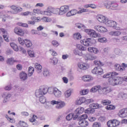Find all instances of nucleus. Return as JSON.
<instances>
[{
    "mask_svg": "<svg viewBox=\"0 0 127 127\" xmlns=\"http://www.w3.org/2000/svg\"><path fill=\"white\" fill-rule=\"evenodd\" d=\"M118 75V73L116 72H109L103 75V78H109L108 82L110 85L112 86H116V85H119L121 80L118 77H115V76Z\"/></svg>",
    "mask_w": 127,
    "mask_h": 127,
    "instance_id": "f257e3e1",
    "label": "nucleus"
},
{
    "mask_svg": "<svg viewBox=\"0 0 127 127\" xmlns=\"http://www.w3.org/2000/svg\"><path fill=\"white\" fill-rule=\"evenodd\" d=\"M112 91V89H111V87H102L98 90V93L100 95H103L105 96V95H107L108 93Z\"/></svg>",
    "mask_w": 127,
    "mask_h": 127,
    "instance_id": "f03ea898",
    "label": "nucleus"
},
{
    "mask_svg": "<svg viewBox=\"0 0 127 127\" xmlns=\"http://www.w3.org/2000/svg\"><path fill=\"white\" fill-rule=\"evenodd\" d=\"M45 94H46V93H45L44 86L41 87L39 90H37L35 93L36 96L39 98H40L41 97H43L44 95Z\"/></svg>",
    "mask_w": 127,
    "mask_h": 127,
    "instance_id": "7ed1b4c3",
    "label": "nucleus"
},
{
    "mask_svg": "<svg viewBox=\"0 0 127 127\" xmlns=\"http://www.w3.org/2000/svg\"><path fill=\"white\" fill-rule=\"evenodd\" d=\"M84 113V108L83 107H78L77 108L74 112V117H73V120H77L78 117L80 115Z\"/></svg>",
    "mask_w": 127,
    "mask_h": 127,
    "instance_id": "20e7f679",
    "label": "nucleus"
},
{
    "mask_svg": "<svg viewBox=\"0 0 127 127\" xmlns=\"http://www.w3.org/2000/svg\"><path fill=\"white\" fill-rule=\"evenodd\" d=\"M67 11H69V6L68 5H64L60 7L59 14L62 15L66 13Z\"/></svg>",
    "mask_w": 127,
    "mask_h": 127,
    "instance_id": "39448f33",
    "label": "nucleus"
},
{
    "mask_svg": "<svg viewBox=\"0 0 127 127\" xmlns=\"http://www.w3.org/2000/svg\"><path fill=\"white\" fill-rule=\"evenodd\" d=\"M85 32H86L90 37H98V34H97V32L94 30L91 29H86L85 30Z\"/></svg>",
    "mask_w": 127,
    "mask_h": 127,
    "instance_id": "423d86ee",
    "label": "nucleus"
},
{
    "mask_svg": "<svg viewBox=\"0 0 127 127\" xmlns=\"http://www.w3.org/2000/svg\"><path fill=\"white\" fill-rule=\"evenodd\" d=\"M118 116L122 118H127V108L120 110Z\"/></svg>",
    "mask_w": 127,
    "mask_h": 127,
    "instance_id": "0eeeda50",
    "label": "nucleus"
},
{
    "mask_svg": "<svg viewBox=\"0 0 127 127\" xmlns=\"http://www.w3.org/2000/svg\"><path fill=\"white\" fill-rule=\"evenodd\" d=\"M96 19L101 23H106L108 18L103 15H99L96 16Z\"/></svg>",
    "mask_w": 127,
    "mask_h": 127,
    "instance_id": "6e6552de",
    "label": "nucleus"
},
{
    "mask_svg": "<svg viewBox=\"0 0 127 127\" xmlns=\"http://www.w3.org/2000/svg\"><path fill=\"white\" fill-rule=\"evenodd\" d=\"M106 25L108 26L109 27H115V25H117V23L115 21L111 20H107L105 22Z\"/></svg>",
    "mask_w": 127,
    "mask_h": 127,
    "instance_id": "1a4fd4ad",
    "label": "nucleus"
},
{
    "mask_svg": "<svg viewBox=\"0 0 127 127\" xmlns=\"http://www.w3.org/2000/svg\"><path fill=\"white\" fill-rule=\"evenodd\" d=\"M109 35L111 36H114L115 37H119L122 35V32L120 31H112L109 32Z\"/></svg>",
    "mask_w": 127,
    "mask_h": 127,
    "instance_id": "9d476101",
    "label": "nucleus"
},
{
    "mask_svg": "<svg viewBox=\"0 0 127 127\" xmlns=\"http://www.w3.org/2000/svg\"><path fill=\"white\" fill-rule=\"evenodd\" d=\"M2 97L4 98L3 103H6L9 99V98L11 97V94L4 92L3 93Z\"/></svg>",
    "mask_w": 127,
    "mask_h": 127,
    "instance_id": "9b49d317",
    "label": "nucleus"
},
{
    "mask_svg": "<svg viewBox=\"0 0 127 127\" xmlns=\"http://www.w3.org/2000/svg\"><path fill=\"white\" fill-rule=\"evenodd\" d=\"M65 106H66V104L64 102L61 100H58V104L56 106V108L57 109H63Z\"/></svg>",
    "mask_w": 127,
    "mask_h": 127,
    "instance_id": "f8f14e48",
    "label": "nucleus"
},
{
    "mask_svg": "<svg viewBox=\"0 0 127 127\" xmlns=\"http://www.w3.org/2000/svg\"><path fill=\"white\" fill-rule=\"evenodd\" d=\"M91 40L90 38L81 40L80 42L84 45V46H90L91 45Z\"/></svg>",
    "mask_w": 127,
    "mask_h": 127,
    "instance_id": "ddd939ff",
    "label": "nucleus"
},
{
    "mask_svg": "<svg viewBox=\"0 0 127 127\" xmlns=\"http://www.w3.org/2000/svg\"><path fill=\"white\" fill-rule=\"evenodd\" d=\"M54 95L56 98H60L62 95V92L58 88L55 87Z\"/></svg>",
    "mask_w": 127,
    "mask_h": 127,
    "instance_id": "4468645a",
    "label": "nucleus"
},
{
    "mask_svg": "<svg viewBox=\"0 0 127 127\" xmlns=\"http://www.w3.org/2000/svg\"><path fill=\"white\" fill-rule=\"evenodd\" d=\"M98 57L95 56H93V55L88 54L86 55L85 61H88V60L90 61H92L93 60H96L97 59Z\"/></svg>",
    "mask_w": 127,
    "mask_h": 127,
    "instance_id": "2eb2a0df",
    "label": "nucleus"
},
{
    "mask_svg": "<svg viewBox=\"0 0 127 127\" xmlns=\"http://www.w3.org/2000/svg\"><path fill=\"white\" fill-rule=\"evenodd\" d=\"M14 31L15 33L18 35H20V36H23L24 35V31L20 29H18L17 27L15 28Z\"/></svg>",
    "mask_w": 127,
    "mask_h": 127,
    "instance_id": "dca6fc26",
    "label": "nucleus"
},
{
    "mask_svg": "<svg viewBox=\"0 0 127 127\" xmlns=\"http://www.w3.org/2000/svg\"><path fill=\"white\" fill-rule=\"evenodd\" d=\"M93 79L92 76L89 75H84L82 77V80L84 82H91V81H93Z\"/></svg>",
    "mask_w": 127,
    "mask_h": 127,
    "instance_id": "f3484780",
    "label": "nucleus"
},
{
    "mask_svg": "<svg viewBox=\"0 0 127 127\" xmlns=\"http://www.w3.org/2000/svg\"><path fill=\"white\" fill-rule=\"evenodd\" d=\"M78 67L81 70H86V69L89 68V65L86 63L79 64H78Z\"/></svg>",
    "mask_w": 127,
    "mask_h": 127,
    "instance_id": "a211bd4d",
    "label": "nucleus"
},
{
    "mask_svg": "<svg viewBox=\"0 0 127 127\" xmlns=\"http://www.w3.org/2000/svg\"><path fill=\"white\" fill-rule=\"evenodd\" d=\"M19 77L21 81H25L27 79V74L22 71L19 73Z\"/></svg>",
    "mask_w": 127,
    "mask_h": 127,
    "instance_id": "6ab92c4d",
    "label": "nucleus"
},
{
    "mask_svg": "<svg viewBox=\"0 0 127 127\" xmlns=\"http://www.w3.org/2000/svg\"><path fill=\"white\" fill-rule=\"evenodd\" d=\"M34 66L37 73H41L42 72V65L38 63H36Z\"/></svg>",
    "mask_w": 127,
    "mask_h": 127,
    "instance_id": "aec40b11",
    "label": "nucleus"
},
{
    "mask_svg": "<svg viewBox=\"0 0 127 127\" xmlns=\"http://www.w3.org/2000/svg\"><path fill=\"white\" fill-rule=\"evenodd\" d=\"M45 89V93L46 94H47V92L49 94H54V90H55V88H53V87H49L47 88V87H44Z\"/></svg>",
    "mask_w": 127,
    "mask_h": 127,
    "instance_id": "412c9836",
    "label": "nucleus"
},
{
    "mask_svg": "<svg viewBox=\"0 0 127 127\" xmlns=\"http://www.w3.org/2000/svg\"><path fill=\"white\" fill-rule=\"evenodd\" d=\"M88 50L89 52L94 53L95 54H98V53L99 52V50H98L97 48L95 47H89L88 48Z\"/></svg>",
    "mask_w": 127,
    "mask_h": 127,
    "instance_id": "4be33fe9",
    "label": "nucleus"
},
{
    "mask_svg": "<svg viewBox=\"0 0 127 127\" xmlns=\"http://www.w3.org/2000/svg\"><path fill=\"white\" fill-rule=\"evenodd\" d=\"M78 124L81 127H88L89 123L86 120H79Z\"/></svg>",
    "mask_w": 127,
    "mask_h": 127,
    "instance_id": "5701e85b",
    "label": "nucleus"
},
{
    "mask_svg": "<svg viewBox=\"0 0 127 127\" xmlns=\"http://www.w3.org/2000/svg\"><path fill=\"white\" fill-rule=\"evenodd\" d=\"M89 108H93L94 110L96 109H101L102 105L98 103H93L89 105Z\"/></svg>",
    "mask_w": 127,
    "mask_h": 127,
    "instance_id": "b1692460",
    "label": "nucleus"
},
{
    "mask_svg": "<svg viewBox=\"0 0 127 127\" xmlns=\"http://www.w3.org/2000/svg\"><path fill=\"white\" fill-rule=\"evenodd\" d=\"M86 101V98L85 97H80L79 99H77L76 101V104L78 106H80V105H82L83 103H85V101Z\"/></svg>",
    "mask_w": 127,
    "mask_h": 127,
    "instance_id": "393cba45",
    "label": "nucleus"
},
{
    "mask_svg": "<svg viewBox=\"0 0 127 127\" xmlns=\"http://www.w3.org/2000/svg\"><path fill=\"white\" fill-rule=\"evenodd\" d=\"M119 99H122V100H126L127 99V94L124 92L120 93L118 95Z\"/></svg>",
    "mask_w": 127,
    "mask_h": 127,
    "instance_id": "a878e982",
    "label": "nucleus"
},
{
    "mask_svg": "<svg viewBox=\"0 0 127 127\" xmlns=\"http://www.w3.org/2000/svg\"><path fill=\"white\" fill-rule=\"evenodd\" d=\"M49 62L51 64H53V65H56V64L58 63V59L56 58H53L49 60Z\"/></svg>",
    "mask_w": 127,
    "mask_h": 127,
    "instance_id": "bb28decb",
    "label": "nucleus"
},
{
    "mask_svg": "<svg viewBox=\"0 0 127 127\" xmlns=\"http://www.w3.org/2000/svg\"><path fill=\"white\" fill-rule=\"evenodd\" d=\"M95 112V109L91 107H89L85 110V113L86 114H88V115H90V114H94Z\"/></svg>",
    "mask_w": 127,
    "mask_h": 127,
    "instance_id": "cd10ccee",
    "label": "nucleus"
},
{
    "mask_svg": "<svg viewBox=\"0 0 127 127\" xmlns=\"http://www.w3.org/2000/svg\"><path fill=\"white\" fill-rule=\"evenodd\" d=\"M100 88H101V86H100V85L95 86L92 87L90 89V92H91V93H95V92H97V91H99V90Z\"/></svg>",
    "mask_w": 127,
    "mask_h": 127,
    "instance_id": "c85d7f7f",
    "label": "nucleus"
},
{
    "mask_svg": "<svg viewBox=\"0 0 127 127\" xmlns=\"http://www.w3.org/2000/svg\"><path fill=\"white\" fill-rule=\"evenodd\" d=\"M24 44L26 46V47L27 48H30L32 46V43H31V41L29 40L25 39Z\"/></svg>",
    "mask_w": 127,
    "mask_h": 127,
    "instance_id": "c756f323",
    "label": "nucleus"
},
{
    "mask_svg": "<svg viewBox=\"0 0 127 127\" xmlns=\"http://www.w3.org/2000/svg\"><path fill=\"white\" fill-rule=\"evenodd\" d=\"M73 38L75 40H80L81 38H82V36L80 33H75L73 34Z\"/></svg>",
    "mask_w": 127,
    "mask_h": 127,
    "instance_id": "7c9ffc66",
    "label": "nucleus"
},
{
    "mask_svg": "<svg viewBox=\"0 0 127 127\" xmlns=\"http://www.w3.org/2000/svg\"><path fill=\"white\" fill-rule=\"evenodd\" d=\"M115 68L117 71H120L121 72H122V71H124V70H125V68L122 67V66L119 64H118L115 65Z\"/></svg>",
    "mask_w": 127,
    "mask_h": 127,
    "instance_id": "2f4dec72",
    "label": "nucleus"
},
{
    "mask_svg": "<svg viewBox=\"0 0 127 127\" xmlns=\"http://www.w3.org/2000/svg\"><path fill=\"white\" fill-rule=\"evenodd\" d=\"M34 71V68L33 67L30 66L29 67L28 71V75L29 76V77H31V76H32Z\"/></svg>",
    "mask_w": 127,
    "mask_h": 127,
    "instance_id": "473e14b6",
    "label": "nucleus"
},
{
    "mask_svg": "<svg viewBox=\"0 0 127 127\" xmlns=\"http://www.w3.org/2000/svg\"><path fill=\"white\" fill-rule=\"evenodd\" d=\"M6 62L7 64H8V65H13L14 62H16V61L14 60L13 58H11L8 59Z\"/></svg>",
    "mask_w": 127,
    "mask_h": 127,
    "instance_id": "72a5a7b5",
    "label": "nucleus"
},
{
    "mask_svg": "<svg viewBox=\"0 0 127 127\" xmlns=\"http://www.w3.org/2000/svg\"><path fill=\"white\" fill-rule=\"evenodd\" d=\"M10 45L11 47L15 51H18V47L15 43L12 42L10 43Z\"/></svg>",
    "mask_w": 127,
    "mask_h": 127,
    "instance_id": "f704fd0d",
    "label": "nucleus"
},
{
    "mask_svg": "<svg viewBox=\"0 0 127 127\" xmlns=\"http://www.w3.org/2000/svg\"><path fill=\"white\" fill-rule=\"evenodd\" d=\"M104 5L106 6V7L109 9H111V3H112V2L110 1H106L104 0Z\"/></svg>",
    "mask_w": 127,
    "mask_h": 127,
    "instance_id": "c9c22d12",
    "label": "nucleus"
},
{
    "mask_svg": "<svg viewBox=\"0 0 127 127\" xmlns=\"http://www.w3.org/2000/svg\"><path fill=\"white\" fill-rule=\"evenodd\" d=\"M76 47L79 50H81V51H86L87 50V48L79 44L77 45Z\"/></svg>",
    "mask_w": 127,
    "mask_h": 127,
    "instance_id": "e433bc0d",
    "label": "nucleus"
},
{
    "mask_svg": "<svg viewBox=\"0 0 127 127\" xmlns=\"http://www.w3.org/2000/svg\"><path fill=\"white\" fill-rule=\"evenodd\" d=\"M74 117H75V114H74V113H71L68 114L66 117V119L67 120V121H70L71 120H72V119H73V120H74Z\"/></svg>",
    "mask_w": 127,
    "mask_h": 127,
    "instance_id": "4c0bfd02",
    "label": "nucleus"
},
{
    "mask_svg": "<svg viewBox=\"0 0 127 127\" xmlns=\"http://www.w3.org/2000/svg\"><path fill=\"white\" fill-rule=\"evenodd\" d=\"M94 63L96 66H104V63L100 61V60H96L94 61Z\"/></svg>",
    "mask_w": 127,
    "mask_h": 127,
    "instance_id": "58836bf2",
    "label": "nucleus"
},
{
    "mask_svg": "<svg viewBox=\"0 0 127 127\" xmlns=\"http://www.w3.org/2000/svg\"><path fill=\"white\" fill-rule=\"evenodd\" d=\"M14 88L15 91H17V90H18V92H20V93H22V92H23L24 89L23 88L20 87L17 85H15L14 86Z\"/></svg>",
    "mask_w": 127,
    "mask_h": 127,
    "instance_id": "ea45409f",
    "label": "nucleus"
},
{
    "mask_svg": "<svg viewBox=\"0 0 127 127\" xmlns=\"http://www.w3.org/2000/svg\"><path fill=\"white\" fill-rule=\"evenodd\" d=\"M43 74L44 77H48L49 76H50V72L47 69H44Z\"/></svg>",
    "mask_w": 127,
    "mask_h": 127,
    "instance_id": "a19ab883",
    "label": "nucleus"
},
{
    "mask_svg": "<svg viewBox=\"0 0 127 127\" xmlns=\"http://www.w3.org/2000/svg\"><path fill=\"white\" fill-rule=\"evenodd\" d=\"M71 93H72L71 90H66L64 93V97L65 98H69L71 96Z\"/></svg>",
    "mask_w": 127,
    "mask_h": 127,
    "instance_id": "79ce46f5",
    "label": "nucleus"
},
{
    "mask_svg": "<svg viewBox=\"0 0 127 127\" xmlns=\"http://www.w3.org/2000/svg\"><path fill=\"white\" fill-rule=\"evenodd\" d=\"M101 104H102V105H104V106H107L111 104V101L109 100H103L101 101Z\"/></svg>",
    "mask_w": 127,
    "mask_h": 127,
    "instance_id": "37998d69",
    "label": "nucleus"
},
{
    "mask_svg": "<svg viewBox=\"0 0 127 127\" xmlns=\"http://www.w3.org/2000/svg\"><path fill=\"white\" fill-rule=\"evenodd\" d=\"M86 119H88V115L87 114H83L79 117V121H85Z\"/></svg>",
    "mask_w": 127,
    "mask_h": 127,
    "instance_id": "c03bdc74",
    "label": "nucleus"
},
{
    "mask_svg": "<svg viewBox=\"0 0 127 127\" xmlns=\"http://www.w3.org/2000/svg\"><path fill=\"white\" fill-rule=\"evenodd\" d=\"M47 10H48L50 13H55V11H56V9L52 7H48Z\"/></svg>",
    "mask_w": 127,
    "mask_h": 127,
    "instance_id": "a18cd8bd",
    "label": "nucleus"
},
{
    "mask_svg": "<svg viewBox=\"0 0 127 127\" xmlns=\"http://www.w3.org/2000/svg\"><path fill=\"white\" fill-rule=\"evenodd\" d=\"M39 101L41 104H45L46 103V97L42 96L39 98Z\"/></svg>",
    "mask_w": 127,
    "mask_h": 127,
    "instance_id": "49530a36",
    "label": "nucleus"
},
{
    "mask_svg": "<svg viewBox=\"0 0 127 127\" xmlns=\"http://www.w3.org/2000/svg\"><path fill=\"white\" fill-rule=\"evenodd\" d=\"M19 125L21 127H28V125L23 121H19Z\"/></svg>",
    "mask_w": 127,
    "mask_h": 127,
    "instance_id": "de8ad7c7",
    "label": "nucleus"
},
{
    "mask_svg": "<svg viewBox=\"0 0 127 127\" xmlns=\"http://www.w3.org/2000/svg\"><path fill=\"white\" fill-rule=\"evenodd\" d=\"M106 110L111 111V110H115L116 109V107L114 106L113 105H108L106 107Z\"/></svg>",
    "mask_w": 127,
    "mask_h": 127,
    "instance_id": "09e8293b",
    "label": "nucleus"
},
{
    "mask_svg": "<svg viewBox=\"0 0 127 127\" xmlns=\"http://www.w3.org/2000/svg\"><path fill=\"white\" fill-rule=\"evenodd\" d=\"M18 41L19 44H20L21 45H24L25 40H23L21 38L19 37L18 38Z\"/></svg>",
    "mask_w": 127,
    "mask_h": 127,
    "instance_id": "8fccbe9b",
    "label": "nucleus"
},
{
    "mask_svg": "<svg viewBox=\"0 0 127 127\" xmlns=\"http://www.w3.org/2000/svg\"><path fill=\"white\" fill-rule=\"evenodd\" d=\"M100 27L99 32H107L108 30L107 28H106V27L103 26H100Z\"/></svg>",
    "mask_w": 127,
    "mask_h": 127,
    "instance_id": "3c124183",
    "label": "nucleus"
},
{
    "mask_svg": "<svg viewBox=\"0 0 127 127\" xmlns=\"http://www.w3.org/2000/svg\"><path fill=\"white\" fill-rule=\"evenodd\" d=\"M99 42H101V43H104L105 42H107V38L105 37H101L98 39Z\"/></svg>",
    "mask_w": 127,
    "mask_h": 127,
    "instance_id": "603ef678",
    "label": "nucleus"
},
{
    "mask_svg": "<svg viewBox=\"0 0 127 127\" xmlns=\"http://www.w3.org/2000/svg\"><path fill=\"white\" fill-rule=\"evenodd\" d=\"M75 26L76 27H77V28H79V29H81V28H82V27H83V28H85V25H84L83 24H82L80 23H76Z\"/></svg>",
    "mask_w": 127,
    "mask_h": 127,
    "instance_id": "864d4df0",
    "label": "nucleus"
},
{
    "mask_svg": "<svg viewBox=\"0 0 127 127\" xmlns=\"http://www.w3.org/2000/svg\"><path fill=\"white\" fill-rule=\"evenodd\" d=\"M88 93H89L88 89H83L80 92V95H87V94H88Z\"/></svg>",
    "mask_w": 127,
    "mask_h": 127,
    "instance_id": "5fc2aeb1",
    "label": "nucleus"
},
{
    "mask_svg": "<svg viewBox=\"0 0 127 127\" xmlns=\"http://www.w3.org/2000/svg\"><path fill=\"white\" fill-rule=\"evenodd\" d=\"M28 54L30 56V57H31V58L35 57V54H34V52L31 50L28 51Z\"/></svg>",
    "mask_w": 127,
    "mask_h": 127,
    "instance_id": "6e6d98bb",
    "label": "nucleus"
},
{
    "mask_svg": "<svg viewBox=\"0 0 127 127\" xmlns=\"http://www.w3.org/2000/svg\"><path fill=\"white\" fill-rule=\"evenodd\" d=\"M107 126L108 127H114L113 120L108 121L107 122Z\"/></svg>",
    "mask_w": 127,
    "mask_h": 127,
    "instance_id": "4d7b16f0",
    "label": "nucleus"
},
{
    "mask_svg": "<svg viewBox=\"0 0 127 127\" xmlns=\"http://www.w3.org/2000/svg\"><path fill=\"white\" fill-rule=\"evenodd\" d=\"M111 9H114V8H116V7H118V3L116 2H111Z\"/></svg>",
    "mask_w": 127,
    "mask_h": 127,
    "instance_id": "13d9d810",
    "label": "nucleus"
},
{
    "mask_svg": "<svg viewBox=\"0 0 127 127\" xmlns=\"http://www.w3.org/2000/svg\"><path fill=\"white\" fill-rule=\"evenodd\" d=\"M41 14H44V15H48L49 16L51 15V13H50L49 11L47 10V11H41Z\"/></svg>",
    "mask_w": 127,
    "mask_h": 127,
    "instance_id": "bf43d9fd",
    "label": "nucleus"
},
{
    "mask_svg": "<svg viewBox=\"0 0 127 127\" xmlns=\"http://www.w3.org/2000/svg\"><path fill=\"white\" fill-rule=\"evenodd\" d=\"M87 11L88 9L82 8L78 11H77V14H79L80 13H83V12H87Z\"/></svg>",
    "mask_w": 127,
    "mask_h": 127,
    "instance_id": "052dcab7",
    "label": "nucleus"
},
{
    "mask_svg": "<svg viewBox=\"0 0 127 127\" xmlns=\"http://www.w3.org/2000/svg\"><path fill=\"white\" fill-rule=\"evenodd\" d=\"M52 44L55 47H57L58 46H59V43L57 42L56 40H54L52 42Z\"/></svg>",
    "mask_w": 127,
    "mask_h": 127,
    "instance_id": "680f3d73",
    "label": "nucleus"
},
{
    "mask_svg": "<svg viewBox=\"0 0 127 127\" xmlns=\"http://www.w3.org/2000/svg\"><path fill=\"white\" fill-rule=\"evenodd\" d=\"M17 25H19V26H22L23 27H28V24L21 22L17 23Z\"/></svg>",
    "mask_w": 127,
    "mask_h": 127,
    "instance_id": "e2e57ef3",
    "label": "nucleus"
},
{
    "mask_svg": "<svg viewBox=\"0 0 127 127\" xmlns=\"http://www.w3.org/2000/svg\"><path fill=\"white\" fill-rule=\"evenodd\" d=\"M73 53L75 55H78L79 56H82V53H80L79 50H73Z\"/></svg>",
    "mask_w": 127,
    "mask_h": 127,
    "instance_id": "0e129e2a",
    "label": "nucleus"
},
{
    "mask_svg": "<svg viewBox=\"0 0 127 127\" xmlns=\"http://www.w3.org/2000/svg\"><path fill=\"white\" fill-rule=\"evenodd\" d=\"M119 125H120V122H119V121L116 120H113V126L114 127H118Z\"/></svg>",
    "mask_w": 127,
    "mask_h": 127,
    "instance_id": "69168bd1",
    "label": "nucleus"
},
{
    "mask_svg": "<svg viewBox=\"0 0 127 127\" xmlns=\"http://www.w3.org/2000/svg\"><path fill=\"white\" fill-rule=\"evenodd\" d=\"M22 10V9L20 8V7H16V8L15 9V11L14 13H17L18 12V11H21Z\"/></svg>",
    "mask_w": 127,
    "mask_h": 127,
    "instance_id": "338daca9",
    "label": "nucleus"
},
{
    "mask_svg": "<svg viewBox=\"0 0 127 127\" xmlns=\"http://www.w3.org/2000/svg\"><path fill=\"white\" fill-rule=\"evenodd\" d=\"M101 123H94L92 125V127H101Z\"/></svg>",
    "mask_w": 127,
    "mask_h": 127,
    "instance_id": "774afa93",
    "label": "nucleus"
}]
</instances>
